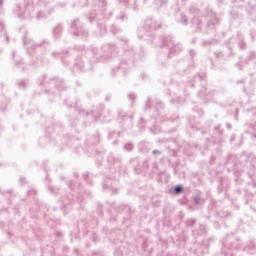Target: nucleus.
<instances>
[{
	"mask_svg": "<svg viewBox=\"0 0 256 256\" xmlns=\"http://www.w3.org/2000/svg\"><path fill=\"white\" fill-rule=\"evenodd\" d=\"M182 192H183V187L177 186V187L174 188V193L179 194V193H182Z\"/></svg>",
	"mask_w": 256,
	"mask_h": 256,
	"instance_id": "nucleus-4",
	"label": "nucleus"
},
{
	"mask_svg": "<svg viewBox=\"0 0 256 256\" xmlns=\"http://www.w3.org/2000/svg\"><path fill=\"white\" fill-rule=\"evenodd\" d=\"M193 235H205L207 233V229L205 228V226H200V233H198L196 230H194Z\"/></svg>",
	"mask_w": 256,
	"mask_h": 256,
	"instance_id": "nucleus-3",
	"label": "nucleus"
},
{
	"mask_svg": "<svg viewBox=\"0 0 256 256\" xmlns=\"http://www.w3.org/2000/svg\"><path fill=\"white\" fill-rule=\"evenodd\" d=\"M243 251H246L250 255H255L256 253V244L253 241L248 242Z\"/></svg>",
	"mask_w": 256,
	"mask_h": 256,
	"instance_id": "nucleus-2",
	"label": "nucleus"
},
{
	"mask_svg": "<svg viewBox=\"0 0 256 256\" xmlns=\"http://www.w3.org/2000/svg\"><path fill=\"white\" fill-rule=\"evenodd\" d=\"M114 256H123V254L121 253V251L117 250L115 251Z\"/></svg>",
	"mask_w": 256,
	"mask_h": 256,
	"instance_id": "nucleus-5",
	"label": "nucleus"
},
{
	"mask_svg": "<svg viewBox=\"0 0 256 256\" xmlns=\"http://www.w3.org/2000/svg\"><path fill=\"white\" fill-rule=\"evenodd\" d=\"M223 247L226 249H241V243L239 238L235 237L234 234L227 235L222 241Z\"/></svg>",
	"mask_w": 256,
	"mask_h": 256,
	"instance_id": "nucleus-1",
	"label": "nucleus"
}]
</instances>
